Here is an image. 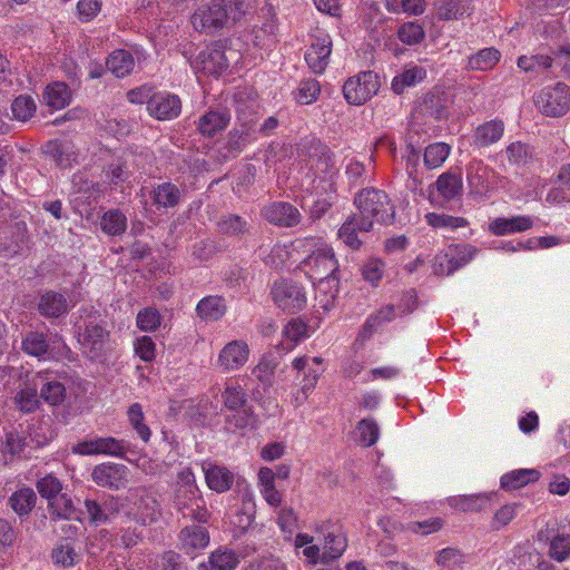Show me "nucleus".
Listing matches in <instances>:
<instances>
[{"mask_svg":"<svg viewBox=\"0 0 570 570\" xmlns=\"http://www.w3.org/2000/svg\"><path fill=\"white\" fill-rule=\"evenodd\" d=\"M553 58L547 55L521 56L518 58V67L525 72H540L549 69Z\"/></svg>","mask_w":570,"mask_h":570,"instance_id":"nucleus-44","label":"nucleus"},{"mask_svg":"<svg viewBox=\"0 0 570 570\" xmlns=\"http://www.w3.org/2000/svg\"><path fill=\"white\" fill-rule=\"evenodd\" d=\"M180 199L179 189L171 183H164L158 185L153 190L154 204L159 208L175 207Z\"/></svg>","mask_w":570,"mask_h":570,"instance_id":"nucleus-36","label":"nucleus"},{"mask_svg":"<svg viewBox=\"0 0 570 570\" xmlns=\"http://www.w3.org/2000/svg\"><path fill=\"white\" fill-rule=\"evenodd\" d=\"M538 109L551 117H560L570 108L569 87L562 82L544 87L534 99Z\"/></svg>","mask_w":570,"mask_h":570,"instance_id":"nucleus-5","label":"nucleus"},{"mask_svg":"<svg viewBox=\"0 0 570 570\" xmlns=\"http://www.w3.org/2000/svg\"><path fill=\"white\" fill-rule=\"evenodd\" d=\"M46 151L51 155L60 167H69L72 160L76 159L71 147L67 142L50 141L47 145Z\"/></svg>","mask_w":570,"mask_h":570,"instance_id":"nucleus-50","label":"nucleus"},{"mask_svg":"<svg viewBox=\"0 0 570 570\" xmlns=\"http://www.w3.org/2000/svg\"><path fill=\"white\" fill-rule=\"evenodd\" d=\"M91 478L99 487L118 490L128 482V469L124 464L101 463L94 468Z\"/></svg>","mask_w":570,"mask_h":570,"instance_id":"nucleus-11","label":"nucleus"},{"mask_svg":"<svg viewBox=\"0 0 570 570\" xmlns=\"http://www.w3.org/2000/svg\"><path fill=\"white\" fill-rule=\"evenodd\" d=\"M292 366L298 375H302L299 385L305 386L306 390H314L324 372L323 360L317 356L296 357L293 360Z\"/></svg>","mask_w":570,"mask_h":570,"instance_id":"nucleus-14","label":"nucleus"},{"mask_svg":"<svg viewBox=\"0 0 570 570\" xmlns=\"http://www.w3.org/2000/svg\"><path fill=\"white\" fill-rule=\"evenodd\" d=\"M296 247L306 253L312 252L303 262L304 271L311 281L335 276L338 263L333 249L321 237L298 239Z\"/></svg>","mask_w":570,"mask_h":570,"instance_id":"nucleus-3","label":"nucleus"},{"mask_svg":"<svg viewBox=\"0 0 570 570\" xmlns=\"http://www.w3.org/2000/svg\"><path fill=\"white\" fill-rule=\"evenodd\" d=\"M434 186L439 195L445 200L459 197L463 190L461 175L450 171L440 175Z\"/></svg>","mask_w":570,"mask_h":570,"instance_id":"nucleus-27","label":"nucleus"},{"mask_svg":"<svg viewBox=\"0 0 570 570\" xmlns=\"http://www.w3.org/2000/svg\"><path fill=\"white\" fill-rule=\"evenodd\" d=\"M28 446L27 438L18 432H9L6 435L3 444V452L12 456L23 452L24 448Z\"/></svg>","mask_w":570,"mask_h":570,"instance_id":"nucleus-64","label":"nucleus"},{"mask_svg":"<svg viewBox=\"0 0 570 570\" xmlns=\"http://www.w3.org/2000/svg\"><path fill=\"white\" fill-rule=\"evenodd\" d=\"M332 52V38L328 33L318 31L313 36L312 43L305 53V60L314 73L326 69Z\"/></svg>","mask_w":570,"mask_h":570,"instance_id":"nucleus-9","label":"nucleus"},{"mask_svg":"<svg viewBox=\"0 0 570 570\" xmlns=\"http://www.w3.org/2000/svg\"><path fill=\"white\" fill-rule=\"evenodd\" d=\"M504 132V124L501 120H490L475 129L474 145L479 148L488 147L501 139Z\"/></svg>","mask_w":570,"mask_h":570,"instance_id":"nucleus-23","label":"nucleus"},{"mask_svg":"<svg viewBox=\"0 0 570 570\" xmlns=\"http://www.w3.org/2000/svg\"><path fill=\"white\" fill-rule=\"evenodd\" d=\"M181 549L186 553H194L205 549L209 543V534L204 527L191 525L185 527L179 535Z\"/></svg>","mask_w":570,"mask_h":570,"instance_id":"nucleus-19","label":"nucleus"},{"mask_svg":"<svg viewBox=\"0 0 570 570\" xmlns=\"http://www.w3.org/2000/svg\"><path fill=\"white\" fill-rule=\"evenodd\" d=\"M308 336L307 326L299 320H292L283 330V341L277 346L279 351L289 352L302 340Z\"/></svg>","mask_w":570,"mask_h":570,"instance_id":"nucleus-29","label":"nucleus"},{"mask_svg":"<svg viewBox=\"0 0 570 570\" xmlns=\"http://www.w3.org/2000/svg\"><path fill=\"white\" fill-rule=\"evenodd\" d=\"M128 421L137 433V435L144 441L148 442L151 435L150 429L144 423V412L139 403H134L127 411Z\"/></svg>","mask_w":570,"mask_h":570,"instance_id":"nucleus-45","label":"nucleus"},{"mask_svg":"<svg viewBox=\"0 0 570 570\" xmlns=\"http://www.w3.org/2000/svg\"><path fill=\"white\" fill-rule=\"evenodd\" d=\"M315 533L322 535V548L314 544V537L307 533H298L294 546L302 549V554L311 562L326 563L340 558L347 548V539L342 529L331 521H323L314 527Z\"/></svg>","mask_w":570,"mask_h":570,"instance_id":"nucleus-1","label":"nucleus"},{"mask_svg":"<svg viewBox=\"0 0 570 570\" xmlns=\"http://www.w3.org/2000/svg\"><path fill=\"white\" fill-rule=\"evenodd\" d=\"M102 0H79L77 3V16L80 21L89 22L101 11Z\"/></svg>","mask_w":570,"mask_h":570,"instance_id":"nucleus-63","label":"nucleus"},{"mask_svg":"<svg viewBox=\"0 0 570 570\" xmlns=\"http://www.w3.org/2000/svg\"><path fill=\"white\" fill-rule=\"evenodd\" d=\"M37 490L49 502L61 493L62 484L56 476L48 474L37 482Z\"/></svg>","mask_w":570,"mask_h":570,"instance_id":"nucleus-59","label":"nucleus"},{"mask_svg":"<svg viewBox=\"0 0 570 570\" xmlns=\"http://www.w3.org/2000/svg\"><path fill=\"white\" fill-rule=\"evenodd\" d=\"M51 558L55 564L69 568L80 561V554L76 551L75 546L69 540L59 541L52 549Z\"/></svg>","mask_w":570,"mask_h":570,"instance_id":"nucleus-32","label":"nucleus"},{"mask_svg":"<svg viewBox=\"0 0 570 570\" xmlns=\"http://www.w3.org/2000/svg\"><path fill=\"white\" fill-rule=\"evenodd\" d=\"M227 20V11L220 3L203 4L191 17V23L198 31L209 32L222 28Z\"/></svg>","mask_w":570,"mask_h":570,"instance_id":"nucleus-12","label":"nucleus"},{"mask_svg":"<svg viewBox=\"0 0 570 570\" xmlns=\"http://www.w3.org/2000/svg\"><path fill=\"white\" fill-rule=\"evenodd\" d=\"M196 311L198 316L205 321H217L224 316L226 305L220 296H207L199 301Z\"/></svg>","mask_w":570,"mask_h":570,"instance_id":"nucleus-31","label":"nucleus"},{"mask_svg":"<svg viewBox=\"0 0 570 570\" xmlns=\"http://www.w3.org/2000/svg\"><path fill=\"white\" fill-rule=\"evenodd\" d=\"M570 556V534H559L551 540L550 557L562 562Z\"/></svg>","mask_w":570,"mask_h":570,"instance_id":"nucleus-60","label":"nucleus"},{"mask_svg":"<svg viewBox=\"0 0 570 570\" xmlns=\"http://www.w3.org/2000/svg\"><path fill=\"white\" fill-rule=\"evenodd\" d=\"M505 155L509 163L515 166L524 165L531 158L528 146L520 141L510 144L505 149Z\"/></svg>","mask_w":570,"mask_h":570,"instance_id":"nucleus-62","label":"nucleus"},{"mask_svg":"<svg viewBox=\"0 0 570 570\" xmlns=\"http://www.w3.org/2000/svg\"><path fill=\"white\" fill-rule=\"evenodd\" d=\"M315 286V298L321 308L328 311L338 293V279L336 276H330L321 279H312Z\"/></svg>","mask_w":570,"mask_h":570,"instance_id":"nucleus-21","label":"nucleus"},{"mask_svg":"<svg viewBox=\"0 0 570 570\" xmlns=\"http://www.w3.org/2000/svg\"><path fill=\"white\" fill-rule=\"evenodd\" d=\"M380 436V429L372 419H364L357 425L358 442L364 446H371L376 443Z\"/></svg>","mask_w":570,"mask_h":570,"instance_id":"nucleus-54","label":"nucleus"},{"mask_svg":"<svg viewBox=\"0 0 570 570\" xmlns=\"http://www.w3.org/2000/svg\"><path fill=\"white\" fill-rule=\"evenodd\" d=\"M357 208V217L360 218L358 229L368 232L372 229L374 222L380 224H389L393 222L395 210L387 194L375 188H366L360 191L354 200Z\"/></svg>","mask_w":570,"mask_h":570,"instance_id":"nucleus-2","label":"nucleus"},{"mask_svg":"<svg viewBox=\"0 0 570 570\" xmlns=\"http://www.w3.org/2000/svg\"><path fill=\"white\" fill-rule=\"evenodd\" d=\"M203 472L207 487L217 493L228 491L234 484V472L224 465L203 464Z\"/></svg>","mask_w":570,"mask_h":570,"instance_id":"nucleus-18","label":"nucleus"},{"mask_svg":"<svg viewBox=\"0 0 570 570\" xmlns=\"http://www.w3.org/2000/svg\"><path fill=\"white\" fill-rule=\"evenodd\" d=\"M175 507L185 519L204 523L209 517L200 492L189 493L185 492L184 489H177L175 494Z\"/></svg>","mask_w":570,"mask_h":570,"instance_id":"nucleus-10","label":"nucleus"},{"mask_svg":"<svg viewBox=\"0 0 570 570\" xmlns=\"http://www.w3.org/2000/svg\"><path fill=\"white\" fill-rule=\"evenodd\" d=\"M14 403L20 411L32 412L39 404L37 390L35 387L21 389L14 397Z\"/></svg>","mask_w":570,"mask_h":570,"instance_id":"nucleus-58","label":"nucleus"},{"mask_svg":"<svg viewBox=\"0 0 570 570\" xmlns=\"http://www.w3.org/2000/svg\"><path fill=\"white\" fill-rule=\"evenodd\" d=\"M36 501V493L30 488L19 489L9 499L11 508L20 515L28 514L33 509Z\"/></svg>","mask_w":570,"mask_h":570,"instance_id":"nucleus-38","label":"nucleus"},{"mask_svg":"<svg viewBox=\"0 0 570 570\" xmlns=\"http://www.w3.org/2000/svg\"><path fill=\"white\" fill-rule=\"evenodd\" d=\"M106 65L116 77L122 78L132 71L135 60L130 52L120 49L109 56Z\"/></svg>","mask_w":570,"mask_h":570,"instance_id":"nucleus-34","label":"nucleus"},{"mask_svg":"<svg viewBox=\"0 0 570 570\" xmlns=\"http://www.w3.org/2000/svg\"><path fill=\"white\" fill-rule=\"evenodd\" d=\"M426 77V71L420 66H411L392 81V89L396 94L403 92L406 87L415 86Z\"/></svg>","mask_w":570,"mask_h":570,"instance_id":"nucleus-37","label":"nucleus"},{"mask_svg":"<svg viewBox=\"0 0 570 570\" xmlns=\"http://www.w3.org/2000/svg\"><path fill=\"white\" fill-rule=\"evenodd\" d=\"M37 110L36 101L32 97L21 95L17 97L11 105V112L16 120L26 122L31 119Z\"/></svg>","mask_w":570,"mask_h":570,"instance_id":"nucleus-41","label":"nucleus"},{"mask_svg":"<svg viewBox=\"0 0 570 570\" xmlns=\"http://www.w3.org/2000/svg\"><path fill=\"white\" fill-rule=\"evenodd\" d=\"M249 346L244 340H233L219 351L216 366L224 373L242 368L248 361Z\"/></svg>","mask_w":570,"mask_h":570,"instance_id":"nucleus-8","label":"nucleus"},{"mask_svg":"<svg viewBox=\"0 0 570 570\" xmlns=\"http://www.w3.org/2000/svg\"><path fill=\"white\" fill-rule=\"evenodd\" d=\"M397 36L406 45H416L424 38V30L419 23L406 22L400 27Z\"/></svg>","mask_w":570,"mask_h":570,"instance_id":"nucleus-61","label":"nucleus"},{"mask_svg":"<svg viewBox=\"0 0 570 570\" xmlns=\"http://www.w3.org/2000/svg\"><path fill=\"white\" fill-rule=\"evenodd\" d=\"M360 218L357 215L351 216L340 228L338 237L342 239L344 244L350 246L351 248H358L361 246V240L357 237Z\"/></svg>","mask_w":570,"mask_h":570,"instance_id":"nucleus-51","label":"nucleus"},{"mask_svg":"<svg viewBox=\"0 0 570 570\" xmlns=\"http://www.w3.org/2000/svg\"><path fill=\"white\" fill-rule=\"evenodd\" d=\"M218 230L222 234L236 236L247 230V222L238 215H226L223 216L217 223Z\"/></svg>","mask_w":570,"mask_h":570,"instance_id":"nucleus-53","label":"nucleus"},{"mask_svg":"<svg viewBox=\"0 0 570 570\" xmlns=\"http://www.w3.org/2000/svg\"><path fill=\"white\" fill-rule=\"evenodd\" d=\"M43 101L51 109H63L71 101V91L63 82H52L46 87Z\"/></svg>","mask_w":570,"mask_h":570,"instance_id":"nucleus-26","label":"nucleus"},{"mask_svg":"<svg viewBox=\"0 0 570 570\" xmlns=\"http://www.w3.org/2000/svg\"><path fill=\"white\" fill-rule=\"evenodd\" d=\"M38 307L46 317H59L68 312L70 305L63 294L47 292L41 295Z\"/></svg>","mask_w":570,"mask_h":570,"instance_id":"nucleus-22","label":"nucleus"},{"mask_svg":"<svg viewBox=\"0 0 570 570\" xmlns=\"http://www.w3.org/2000/svg\"><path fill=\"white\" fill-rule=\"evenodd\" d=\"M276 367L277 362L271 355H264L252 370V375L266 390L274 383Z\"/></svg>","mask_w":570,"mask_h":570,"instance_id":"nucleus-35","label":"nucleus"},{"mask_svg":"<svg viewBox=\"0 0 570 570\" xmlns=\"http://www.w3.org/2000/svg\"><path fill=\"white\" fill-rule=\"evenodd\" d=\"M96 455H110L121 458L127 451V443L124 440H118L111 436L95 438Z\"/></svg>","mask_w":570,"mask_h":570,"instance_id":"nucleus-40","label":"nucleus"},{"mask_svg":"<svg viewBox=\"0 0 570 570\" xmlns=\"http://www.w3.org/2000/svg\"><path fill=\"white\" fill-rule=\"evenodd\" d=\"M321 92V86L315 79L303 80L296 94V100L302 105H308L315 101Z\"/></svg>","mask_w":570,"mask_h":570,"instance_id":"nucleus-56","label":"nucleus"},{"mask_svg":"<svg viewBox=\"0 0 570 570\" xmlns=\"http://www.w3.org/2000/svg\"><path fill=\"white\" fill-rule=\"evenodd\" d=\"M540 472L535 469H518L501 476V487L505 490H517L538 481Z\"/></svg>","mask_w":570,"mask_h":570,"instance_id":"nucleus-28","label":"nucleus"},{"mask_svg":"<svg viewBox=\"0 0 570 570\" xmlns=\"http://www.w3.org/2000/svg\"><path fill=\"white\" fill-rule=\"evenodd\" d=\"M101 228L108 235H120L127 228V218L118 209L109 210L101 218Z\"/></svg>","mask_w":570,"mask_h":570,"instance_id":"nucleus-42","label":"nucleus"},{"mask_svg":"<svg viewBox=\"0 0 570 570\" xmlns=\"http://www.w3.org/2000/svg\"><path fill=\"white\" fill-rule=\"evenodd\" d=\"M263 216L271 224L282 227L295 226L302 219V215L298 209L292 204L285 202L273 203L266 206L263 209Z\"/></svg>","mask_w":570,"mask_h":570,"instance_id":"nucleus-15","label":"nucleus"},{"mask_svg":"<svg viewBox=\"0 0 570 570\" xmlns=\"http://www.w3.org/2000/svg\"><path fill=\"white\" fill-rule=\"evenodd\" d=\"M22 348L29 355L45 358L49 352V343L42 333L30 332L23 338Z\"/></svg>","mask_w":570,"mask_h":570,"instance_id":"nucleus-39","label":"nucleus"},{"mask_svg":"<svg viewBox=\"0 0 570 570\" xmlns=\"http://www.w3.org/2000/svg\"><path fill=\"white\" fill-rule=\"evenodd\" d=\"M395 317H396V312H395V307L393 305L389 304V305L381 307L379 311L371 314L366 318V321L360 332V336L363 340L371 337L375 331H377L384 324L392 322Z\"/></svg>","mask_w":570,"mask_h":570,"instance_id":"nucleus-24","label":"nucleus"},{"mask_svg":"<svg viewBox=\"0 0 570 570\" xmlns=\"http://www.w3.org/2000/svg\"><path fill=\"white\" fill-rule=\"evenodd\" d=\"M49 511L52 515L61 519H72L77 511L71 498L66 493H60L48 502Z\"/></svg>","mask_w":570,"mask_h":570,"instance_id":"nucleus-43","label":"nucleus"},{"mask_svg":"<svg viewBox=\"0 0 570 570\" xmlns=\"http://www.w3.org/2000/svg\"><path fill=\"white\" fill-rule=\"evenodd\" d=\"M239 562L238 556L226 549H218L212 552L209 564L212 570H234Z\"/></svg>","mask_w":570,"mask_h":570,"instance_id":"nucleus-46","label":"nucleus"},{"mask_svg":"<svg viewBox=\"0 0 570 570\" xmlns=\"http://www.w3.org/2000/svg\"><path fill=\"white\" fill-rule=\"evenodd\" d=\"M137 327L144 332H154L161 324V315L154 307H146L137 314Z\"/></svg>","mask_w":570,"mask_h":570,"instance_id":"nucleus-55","label":"nucleus"},{"mask_svg":"<svg viewBox=\"0 0 570 570\" xmlns=\"http://www.w3.org/2000/svg\"><path fill=\"white\" fill-rule=\"evenodd\" d=\"M272 297L281 309L288 313L303 309L307 303L304 287L289 279L276 282L272 288Z\"/></svg>","mask_w":570,"mask_h":570,"instance_id":"nucleus-6","label":"nucleus"},{"mask_svg":"<svg viewBox=\"0 0 570 570\" xmlns=\"http://www.w3.org/2000/svg\"><path fill=\"white\" fill-rule=\"evenodd\" d=\"M148 112L158 120L176 118L181 111L178 96L169 92H157L148 100Z\"/></svg>","mask_w":570,"mask_h":570,"instance_id":"nucleus-13","label":"nucleus"},{"mask_svg":"<svg viewBox=\"0 0 570 570\" xmlns=\"http://www.w3.org/2000/svg\"><path fill=\"white\" fill-rule=\"evenodd\" d=\"M425 222L433 229L443 232H452L469 225V222L464 217L452 216L444 213H428L425 215Z\"/></svg>","mask_w":570,"mask_h":570,"instance_id":"nucleus-30","label":"nucleus"},{"mask_svg":"<svg viewBox=\"0 0 570 570\" xmlns=\"http://www.w3.org/2000/svg\"><path fill=\"white\" fill-rule=\"evenodd\" d=\"M242 59L239 50L225 43L216 42L204 49L197 57L195 69L205 75L219 76L229 66L238 65Z\"/></svg>","mask_w":570,"mask_h":570,"instance_id":"nucleus-4","label":"nucleus"},{"mask_svg":"<svg viewBox=\"0 0 570 570\" xmlns=\"http://www.w3.org/2000/svg\"><path fill=\"white\" fill-rule=\"evenodd\" d=\"M230 120L226 111L210 110L199 118L198 129L204 136L212 137L224 130Z\"/></svg>","mask_w":570,"mask_h":570,"instance_id":"nucleus-25","label":"nucleus"},{"mask_svg":"<svg viewBox=\"0 0 570 570\" xmlns=\"http://www.w3.org/2000/svg\"><path fill=\"white\" fill-rule=\"evenodd\" d=\"M137 514L142 523L154 522L159 514V504L153 494H144L136 503Z\"/></svg>","mask_w":570,"mask_h":570,"instance_id":"nucleus-47","label":"nucleus"},{"mask_svg":"<svg viewBox=\"0 0 570 570\" xmlns=\"http://www.w3.org/2000/svg\"><path fill=\"white\" fill-rule=\"evenodd\" d=\"M450 149V146L444 142H436L426 147L424 153L425 166L430 169L440 167L449 157Z\"/></svg>","mask_w":570,"mask_h":570,"instance_id":"nucleus-49","label":"nucleus"},{"mask_svg":"<svg viewBox=\"0 0 570 570\" xmlns=\"http://www.w3.org/2000/svg\"><path fill=\"white\" fill-rule=\"evenodd\" d=\"M535 218L529 215L498 217L489 224V232L497 236L523 233L531 229Z\"/></svg>","mask_w":570,"mask_h":570,"instance_id":"nucleus-17","label":"nucleus"},{"mask_svg":"<svg viewBox=\"0 0 570 570\" xmlns=\"http://www.w3.org/2000/svg\"><path fill=\"white\" fill-rule=\"evenodd\" d=\"M478 249L472 245L456 246L450 250L451 261H448V271L455 272L460 267L470 263L475 256Z\"/></svg>","mask_w":570,"mask_h":570,"instance_id":"nucleus-48","label":"nucleus"},{"mask_svg":"<svg viewBox=\"0 0 570 570\" xmlns=\"http://www.w3.org/2000/svg\"><path fill=\"white\" fill-rule=\"evenodd\" d=\"M500 58L501 53L495 48H484L469 58L468 68L479 71L491 70L498 65Z\"/></svg>","mask_w":570,"mask_h":570,"instance_id":"nucleus-33","label":"nucleus"},{"mask_svg":"<svg viewBox=\"0 0 570 570\" xmlns=\"http://www.w3.org/2000/svg\"><path fill=\"white\" fill-rule=\"evenodd\" d=\"M107 335V332L101 326L97 324L87 325L85 331L79 334V342L82 345L83 352L91 358L97 357Z\"/></svg>","mask_w":570,"mask_h":570,"instance_id":"nucleus-20","label":"nucleus"},{"mask_svg":"<svg viewBox=\"0 0 570 570\" xmlns=\"http://www.w3.org/2000/svg\"><path fill=\"white\" fill-rule=\"evenodd\" d=\"M223 401L228 410H238L246 402V394L240 385L227 384L223 392Z\"/></svg>","mask_w":570,"mask_h":570,"instance_id":"nucleus-57","label":"nucleus"},{"mask_svg":"<svg viewBox=\"0 0 570 570\" xmlns=\"http://www.w3.org/2000/svg\"><path fill=\"white\" fill-rule=\"evenodd\" d=\"M379 88L377 75L372 71H365L350 78L343 86V94L351 105H362L371 99Z\"/></svg>","mask_w":570,"mask_h":570,"instance_id":"nucleus-7","label":"nucleus"},{"mask_svg":"<svg viewBox=\"0 0 570 570\" xmlns=\"http://www.w3.org/2000/svg\"><path fill=\"white\" fill-rule=\"evenodd\" d=\"M492 170L482 161L473 159L466 169V179L471 193L475 196H484L491 189Z\"/></svg>","mask_w":570,"mask_h":570,"instance_id":"nucleus-16","label":"nucleus"},{"mask_svg":"<svg viewBox=\"0 0 570 570\" xmlns=\"http://www.w3.org/2000/svg\"><path fill=\"white\" fill-rule=\"evenodd\" d=\"M40 396L50 405H59L65 401L66 389L63 384L56 380L47 381L41 386Z\"/></svg>","mask_w":570,"mask_h":570,"instance_id":"nucleus-52","label":"nucleus"}]
</instances>
